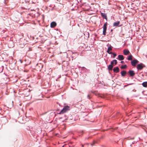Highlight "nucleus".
<instances>
[{"mask_svg":"<svg viewBox=\"0 0 147 147\" xmlns=\"http://www.w3.org/2000/svg\"><path fill=\"white\" fill-rule=\"evenodd\" d=\"M69 110V107L68 106H66L64 107L63 109L59 113V114H62L65 113L67 111Z\"/></svg>","mask_w":147,"mask_h":147,"instance_id":"f257e3e1","label":"nucleus"},{"mask_svg":"<svg viewBox=\"0 0 147 147\" xmlns=\"http://www.w3.org/2000/svg\"><path fill=\"white\" fill-rule=\"evenodd\" d=\"M145 65L142 63H140L137 65V69L138 70H141L144 67Z\"/></svg>","mask_w":147,"mask_h":147,"instance_id":"f03ea898","label":"nucleus"},{"mask_svg":"<svg viewBox=\"0 0 147 147\" xmlns=\"http://www.w3.org/2000/svg\"><path fill=\"white\" fill-rule=\"evenodd\" d=\"M138 63L139 61L138 60L136 59H135L132 61L131 62V64L132 66H135L136 65V64L137 63Z\"/></svg>","mask_w":147,"mask_h":147,"instance_id":"7ed1b4c3","label":"nucleus"},{"mask_svg":"<svg viewBox=\"0 0 147 147\" xmlns=\"http://www.w3.org/2000/svg\"><path fill=\"white\" fill-rule=\"evenodd\" d=\"M128 73L131 77L134 76L135 74V73L134 71L132 70H130L128 71Z\"/></svg>","mask_w":147,"mask_h":147,"instance_id":"20e7f679","label":"nucleus"},{"mask_svg":"<svg viewBox=\"0 0 147 147\" xmlns=\"http://www.w3.org/2000/svg\"><path fill=\"white\" fill-rule=\"evenodd\" d=\"M113 71L116 73H118L119 71V69L118 67H115L113 69Z\"/></svg>","mask_w":147,"mask_h":147,"instance_id":"39448f33","label":"nucleus"},{"mask_svg":"<svg viewBox=\"0 0 147 147\" xmlns=\"http://www.w3.org/2000/svg\"><path fill=\"white\" fill-rule=\"evenodd\" d=\"M56 23L55 22H53L51 23L50 26L51 28H54L56 26Z\"/></svg>","mask_w":147,"mask_h":147,"instance_id":"423d86ee","label":"nucleus"},{"mask_svg":"<svg viewBox=\"0 0 147 147\" xmlns=\"http://www.w3.org/2000/svg\"><path fill=\"white\" fill-rule=\"evenodd\" d=\"M101 15L102 16L104 19H105L106 20L107 19V14L105 13H103L101 12Z\"/></svg>","mask_w":147,"mask_h":147,"instance_id":"0eeeda50","label":"nucleus"},{"mask_svg":"<svg viewBox=\"0 0 147 147\" xmlns=\"http://www.w3.org/2000/svg\"><path fill=\"white\" fill-rule=\"evenodd\" d=\"M118 59L119 60H122L124 59V57L123 55H119L118 56Z\"/></svg>","mask_w":147,"mask_h":147,"instance_id":"6e6552de","label":"nucleus"},{"mask_svg":"<svg viewBox=\"0 0 147 147\" xmlns=\"http://www.w3.org/2000/svg\"><path fill=\"white\" fill-rule=\"evenodd\" d=\"M121 75L123 77H124L127 74V72L125 71H123L121 72Z\"/></svg>","mask_w":147,"mask_h":147,"instance_id":"1a4fd4ad","label":"nucleus"},{"mask_svg":"<svg viewBox=\"0 0 147 147\" xmlns=\"http://www.w3.org/2000/svg\"><path fill=\"white\" fill-rule=\"evenodd\" d=\"M130 53L129 51L128 50L124 49L123 50V53L125 55H127Z\"/></svg>","mask_w":147,"mask_h":147,"instance_id":"9d476101","label":"nucleus"},{"mask_svg":"<svg viewBox=\"0 0 147 147\" xmlns=\"http://www.w3.org/2000/svg\"><path fill=\"white\" fill-rule=\"evenodd\" d=\"M120 23L119 21H118L117 22H115L113 23V26H118Z\"/></svg>","mask_w":147,"mask_h":147,"instance_id":"9b49d317","label":"nucleus"},{"mask_svg":"<svg viewBox=\"0 0 147 147\" xmlns=\"http://www.w3.org/2000/svg\"><path fill=\"white\" fill-rule=\"evenodd\" d=\"M113 67V65H109L108 66V69L109 70H112Z\"/></svg>","mask_w":147,"mask_h":147,"instance_id":"f8f14e48","label":"nucleus"},{"mask_svg":"<svg viewBox=\"0 0 147 147\" xmlns=\"http://www.w3.org/2000/svg\"><path fill=\"white\" fill-rule=\"evenodd\" d=\"M107 22H106L103 25V29L107 30Z\"/></svg>","mask_w":147,"mask_h":147,"instance_id":"ddd939ff","label":"nucleus"},{"mask_svg":"<svg viewBox=\"0 0 147 147\" xmlns=\"http://www.w3.org/2000/svg\"><path fill=\"white\" fill-rule=\"evenodd\" d=\"M142 85L144 87H147V82H143L142 83Z\"/></svg>","mask_w":147,"mask_h":147,"instance_id":"4468645a","label":"nucleus"},{"mask_svg":"<svg viewBox=\"0 0 147 147\" xmlns=\"http://www.w3.org/2000/svg\"><path fill=\"white\" fill-rule=\"evenodd\" d=\"M127 66L126 65H122L121 66V68L122 69H124L126 68Z\"/></svg>","mask_w":147,"mask_h":147,"instance_id":"2eb2a0df","label":"nucleus"},{"mask_svg":"<svg viewBox=\"0 0 147 147\" xmlns=\"http://www.w3.org/2000/svg\"><path fill=\"white\" fill-rule=\"evenodd\" d=\"M132 55H129L127 58V59L129 60H132Z\"/></svg>","mask_w":147,"mask_h":147,"instance_id":"dca6fc26","label":"nucleus"},{"mask_svg":"<svg viewBox=\"0 0 147 147\" xmlns=\"http://www.w3.org/2000/svg\"><path fill=\"white\" fill-rule=\"evenodd\" d=\"M112 49V47L111 46L109 47L107 51H107L109 52L111 51Z\"/></svg>","mask_w":147,"mask_h":147,"instance_id":"f3484780","label":"nucleus"},{"mask_svg":"<svg viewBox=\"0 0 147 147\" xmlns=\"http://www.w3.org/2000/svg\"><path fill=\"white\" fill-rule=\"evenodd\" d=\"M106 30L103 29V33L102 34L104 35H105L106 34Z\"/></svg>","mask_w":147,"mask_h":147,"instance_id":"a211bd4d","label":"nucleus"},{"mask_svg":"<svg viewBox=\"0 0 147 147\" xmlns=\"http://www.w3.org/2000/svg\"><path fill=\"white\" fill-rule=\"evenodd\" d=\"M113 61L114 62V63L115 65H116L117 64V61L116 59H114L113 60Z\"/></svg>","mask_w":147,"mask_h":147,"instance_id":"6ab92c4d","label":"nucleus"},{"mask_svg":"<svg viewBox=\"0 0 147 147\" xmlns=\"http://www.w3.org/2000/svg\"><path fill=\"white\" fill-rule=\"evenodd\" d=\"M113 58H115V57L117 55V54H116L115 53H113Z\"/></svg>","mask_w":147,"mask_h":147,"instance_id":"aec40b11","label":"nucleus"},{"mask_svg":"<svg viewBox=\"0 0 147 147\" xmlns=\"http://www.w3.org/2000/svg\"><path fill=\"white\" fill-rule=\"evenodd\" d=\"M114 64V62L113 61H111V64L110 65H113Z\"/></svg>","mask_w":147,"mask_h":147,"instance_id":"412c9836","label":"nucleus"},{"mask_svg":"<svg viewBox=\"0 0 147 147\" xmlns=\"http://www.w3.org/2000/svg\"><path fill=\"white\" fill-rule=\"evenodd\" d=\"M107 53L110 54H113V53H112V52H110V51H109V52L107 51Z\"/></svg>","mask_w":147,"mask_h":147,"instance_id":"4be33fe9","label":"nucleus"},{"mask_svg":"<svg viewBox=\"0 0 147 147\" xmlns=\"http://www.w3.org/2000/svg\"><path fill=\"white\" fill-rule=\"evenodd\" d=\"M86 34L88 35V38L89 37V33L88 32H86Z\"/></svg>","mask_w":147,"mask_h":147,"instance_id":"5701e85b","label":"nucleus"},{"mask_svg":"<svg viewBox=\"0 0 147 147\" xmlns=\"http://www.w3.org/2000/svg\"><path fill=\"white\" fill-rule=\"evenodd\" d=\"M87 98H88L89 99H90V95H88L87 96Z\"/></svg>","mask_w":147,"mask_h":147,"instance_id":"b1692460","label":"nucleus"},{"mask_svg":"<svg viewBox=\"0 0 147 147\" xmlns=\"http://www.w3.org/2000/svg\"><path fill=\"white\" fill-rule=\"evenodd\" d=\"M121 63H124V61H121Z\"/></svg>","mask_w":147,"mask_h":147,"instance_id":"393cba45","label":"nucleus"},{"mask_svg":"<svg viewBox=\"0 0 147 147\" xmlns=\"http://www.w3.org/2000/svg\"><path fill=\"white\" fill-rule=\"evenodd\" d=\"M84 146V145H83V144H82V147H83V146Z\"/></svg>","mask_w":147,"mask_h":147,"instance_id":"a878e982","label":"nucleus"},{"mask_svg":"<svg viewBox=\"0 0 147 147\" xmlns=\"http://www.w3.org/2000/svg\"><path fill=\"white\" fill-rule=\"evenodd\" d=\"M64 146H65V145H64L62 147H64Z\"/></svg>","mask_w":147,"mask_h":147,"instance_id":"bb28decb","label":"nucleus"},{"mask_svg":"<svg viewBox=\"0 0 147 147\" xmlns=\"http://www.w3.org/2000/svg\"><path fill=\"white\" fill-rule=\"evenodd\" d=\"M91 92H92V93H94V92H93L92 91H91Z\"/></svg>","mask_w":147,"mask_h":147,"instance_id":"cd10ccee","label":"nucleus"}]
</instances>
